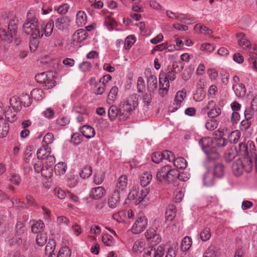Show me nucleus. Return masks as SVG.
I'll list each match as a JSON object with an SVG mask.
<instances>
[{
  "instance_id": "nucleus-4",
  "label": "nucleus",
  "mask_w": 257,
  "mask_h": 257,
  "mask_svg": "<svg viewBox=\"0 0 257 257\" xmlns=\"http://www.w3.org/2000/svg\"><path fill=\"white\" fill-rule=\"evenodd\" d=\"M253 168L252 161L250 157H243L235 160L232 164V170L236 176H241L243 172L249 173Z\"/></svg>"
},
{
  "instance_id": "nucleus-52",
  "label": "nucleus",
  "mask_w": 257,
  "mask_h": 257,
  "mask_svg": "<svg viewBox=\"0 0 257 257\" xmlns=\"http://www.w3.org/2000/svg\"><path fill=\"white\" fill-rule=\"evenodd\" d=\"M69 223V219L64 216H60L57 218L56 223L61 227L68 226Z\"/></svg>"
},
{
  "instance_id": "nucleus-63",
  "label": "nucleus",
  "mask_w": 257,
  "mask_h": 257,
  "mask_svg": "<svg viewBox=\"0 0 257 257\" xmlns=\"http://www.w3.org/2000/svg\"><path fill=\"white\" fill-rule=\"evenodd\" d=\"M177 244H173L170 246L167 252L165 257H175L176 255V252L177 250Z\"/></svg>"
},
{
  "instance_id": "nucleus-27",
  "label": "nucleus",
  "mask_w": 257,
  "mask_h": 257,
  "mask_svg": "<svg viewBox=\"0 0 257 257\" xmlns=\"http://www.w3.org/2000/svg\"><path fill=\"white\" fill-rule=\"evenodd\" d=\"M194 30L196 33L204 35H210L212 33V31L211 29L201 24H196Z\"/></svg>"
},
{
  "instance_id": "nucleus-19",
  "label": "nucleus",
  "mask_w": 257,
  "mask_h": 257,
  "mask_svg": "<svg viewBox=\"0 0 257 257\" xmlns=\"http://www.w3.org/2000/svg\"><path fill=\"white\" fill-rule=\"evenodd\" d=\"M79 130L82 135L87 139L92 138L95 135L94 129L88 125H84L80 127Z\"/></svg>"
},
{
  "instance_id": "nucleus-29",
  "label": "nucleus",
  "mask_w": 257,
  "mask_h": 257,
  "mask_svg": "<svg viewBox=\"0 0 257 257\" xmlns=\"http://www.w3.org/2000/svg\"><path fill=\"white\" fill-rule=\"evenodd\" d=\"M214 175L210 172H207L203 176V183L207 187H210L214 184Z\"/></svg>"
},
{
  "instance_id": "nucleus-62",
  "label": "nucleus",
  "mask_w": 257,
  "mask_h": 257,
  "mask_svg": "<svg viewBox=\"0 0 257 257\" xmlns=\"http://www.w3.org/2000/svg\"><path fill=\"white\" fill-rule=\"evenodd\" d=\"M152 160L155 163H160L163 160L161 152H156L154 153L152 156Z\"/></svg>"
},
{
  "instance_id": "nucleus-28",
  "label": "nucleus",
  "mask_w": 257,
  "mask_h": 257,
  "mask_svg": "<svg viewBox=\"0 0 257 257\" xmlns=\"http://www.w3.org/2000/svg\"><path fill=\"white\" fill-rule=\"evenodd\" d=\"M87 22V16L84 12L79 11L76 15V23L78 26L82 27L84 26Z\"/></svg>"
},
{
  "instance_id": "nucleus-56",
  "label": "nucleus",
  "mask_w": 257,
  "mask_h": 257,
  "mask_svg": "<svg viewBox=\"0 0 257 257\" xmlns=\"http://www.w3.org/2000/svg\"><path fill=\"white\" fill-rule=\"evenodd\" d=\"M9 181L13 184L18 185L21 181V178L20 175L16 173H12L10 174Z\"/></svg>"
},
{
  "instance_id": "nucleus-59",
  "label": "nucleus",
  "mask_w": 257,
  "mask_h": 257,
  "mask_svg": "<svg viewBox=\"0 0 257 257\" xmlns=\"http://www.w3.org/2000/svg\"><path fill=\"white\" fill-rule=\"evenodd\" d=\"M102 240L104 244L107 246H111L114 244L113 237L109 234H105L102 236Z\"/></svg>"
},
{
  "instance_id": "nucleus-30",
  "label": "nucleus",
  "mask_w": 257,
  "mask_h": 257,
  "mask_svg": "<svg viewBox=\"0 0 257 257\" xmlns=\"http://www.w3.org/2000/svg\"><path fill=\"white\" fill-rule=\"evenodd\" d=\"M152 180V175L150 172H145L143 173L140 178V183L142 187L148 185Z\"/></svg>"
},
{
  "instance_id": "nucleus-49",
  "label": "nucleus",
  "mask_w": 257,
  "mask_h": 257,
  "mask_svg": "<svg viewBox=\"0 0 257 257\" xmlns=\"http://www.w3.org/2000/svg\"><path fill=\"white\" fill-rule=\"evenodd\" d=\"M21 103H22L25 107H29L32 103V100L27 94H23L20 98Z\"/></svg>"
},
{
  "instance_id": "nucleus-26",
  "label": "nucleus",
  "mask_w": 257,
  "mask_h": 257,
  "mask_svg": "<svg viewBox=\"0 0 257 257\" xmlns=\"http://www.w3.org/2000/svg\"><path fill=\"white\" fill-rule=\"evenodd\" d=\"M232 89L236 96L241 97L245 96L246 93V88L243 84H237L233 85Z\"/></svg>"
},
{
  "instance_id": "nucleus-24",
  "label": "nucleus",
  "mask_w": 257,
  "mask_h": 257,
  "mask_svg": "<svg viewBox=\"0 0 257 257\" xmlns=\"http://www.w3.org/2000/svg\"><path fill=\"white\" fill-rule=\"evenodd\" d=\"M237 37L240 38L238 40L239 46L243 49L248 48L251 46L250 41L247 39L245 35L242 33H238Z\"/></svg>"
},
{
  "instance_id": "nucleus-45",
  "label": "nucleus",
  "mask_w": 257,
  "mask_h": 257,
  "mask_svg": "<svg viewBox=\"0 0 257 257\" xmlns=\"http://www.w3.org/2000/svg\"><path fill=\"white\" fill-rule=\"evenodd\" d=\"M200 238L203 241L209 240L211 237V230L208 227L204 228L200 232Z\"/></svg>"
},
{
  "instance_id": "nucleus-34",
  "label": "nucleus",
  "mask_w": 257,
  "mask_h": 257,
  "mask_svg": "<svg viewBox=\"0 0 257 257\" xmlns=\"http://www.w3.org/2000/svg\"><path fill=\"white\" fill-rule=\"evenodd\" d=\"M173 161L174 166L178 169H184L187 167V162L186 160L182 157H179L176 159L174 158Z\"/></svg>"
},
{
  "instance_id": "nucleus-11",
  "label": "nucleus",
  "mask_w": 257,
  "mask_h": 257,
  "mask_svg": "<svg viewBox=\"0 0 257 257\" xmlns=\"http://www.w3.org/2000/svg\"><path fill=\"white\" fill-rule=\"evenodd\" d=\"M166 14L170 19L176 20L182 23H187L192 21L191 18L187 14L175 12L171 10H167Z\"/></svg>"
},
{
  "instance_id": "nucleus-12",
  "label": "nucleus",
  "mask_w": 257,
  "mask_h": 257,
  "mask_svg": "<svg viewBox=\"0 0 257 257\" xmlns=\"http://www.w3.org/2000/svg\"><path fill=\"white\" fill-rule=\"evenodd\" d=\"M165 252V249L162 246L157 247L150 246L144 249L143 257H163Z\"/></svg>"
},
{
  "instance_id": "nucleus-3",
  "label": "nucleus",
  "mask_w": 257,
  "mask_h": 257,
  "mask_svg": "<svg viewBox=\"0 0 257 257\" xmlns=\"http://www.w3.org/2000/svg\"><path fill=\"white\" fill-rule=\"evenodd\" d=\"M178 170L172 169L170 165L161 167L157 172V180L165 184H170L175 181L178 176Z\"/></svg>"
},
{
  "instance_id": "nucleus-54",
  "label": "nucleus",
  "mask_w": 257,
  "mask_h": 257,
  "mask_svg": "<svg viewBox=\"0 0 257 257\" xmlns=\"http://www.w3.org/2000/svg\"><path fill=\"white\" fill-rule=\"evenodd\" d=\"M54 136L51 133H47L43 138L42 145L49 146L54 141Z\"/></svg>"
},
{
  "instance_id": "nucleus-38",
  "label": "nucleus",
  "mask_w": 257,
  "mask_h": 257,
  "mask_svg": "<svg viewBox=\"0 0 257 257\" xmlns=\"http://www.w3.org/2000/svg\"><path fill=\"white\" fill-rule=\"evenodd\" d=\"M47 237L46 234L44 232L38 233L36 237V242L39 246H43L46 243Z\"/></svg>"
},
{
  "instance_id": "nucleus-14",
  "label": "nucleus",
  "mask_w": 257,
  "mask_h": 257,
  "mask_svg": "<svg viewBox=\"0 0 257 257\" xmlns=\"http://www.w3.org/2000/svg\"><path fill=\"white\" fill-rule=\"evenodd\" d=\"M24 24L32 26L34 29H37L39 25V21L34 10L31 9L28 11L26 19Z\"/></svg>"
},
{
  "instance_id": "nucleus-37",
  "label": "nucleus",
  "mask_w": 257,
  "mask_h": 257,
  "mask_svg": "<svg viewBox=\"0 0 257 257\" xmlns=\"http://www.w3.org/2000/svg\"><path fill=\"white\" fill-rule=\"evenodd\" d=\"M66 165L64 163L60 162L57 164L54 168L55 174L58 176H61L65 174L66 171Z\"/></svg>"
},
{
  "instance_id": "nucleus-40",
  "label": "nucleus",
  "mask_w": 257,
  "mask_h": 257,
  "mask_svg": "<svg viewBox=\"0 0 257 257\" xmlns=\"http://www.w3.org/2000/svg\"><path fill=\"white\" fill-rule=\"evenodd\" d=\"M145 243L141 240H138L135 242L133 246V251L136 253H140L144 249Z\"/></svg>"
},
{
  "instance_id": "nucleus-10",
  "label": "nucleus",
  "mask_w": 257,
  "mask_h": 257,
  "mask_svg": "<svg viewBox=\"0 0 257 257\" xmlns=\"http://www.w3.org/2000/svg\"><path fill=\"white\" fill-rule=\"evenodd\" d=\"M206 110H209L207 112V115L209 118H213L220 115L221 113V110L219 107H217L216 103L213 100H210L208 102L202 111L204 112Z\"/></svg>"
},
{
  "instance_id": "nucleus-6",
  "label": "nucleus",
  "mask_w": 257,
  "mask_h": 257,
  "mask_svg": "<svg viewBox=\"0 0 257 257\" xmlns=\"http://www.w3.org/2000/svg\"><path fill=\"white\" fill-rule=\"evenodd\" d=\"M149 193V190L148 188H134L132 189L128 195V198L130 200L135 201V203L137 205L140 203L148 200L147 197Z\"/></svg>"
},
{
  "instance_id": "nucleus-53",
  "label": "nucleus",
  "mask_w": 257,
  "mask_h": 257,
  "mask_svg": "<svg viewBox=\"0 0 257 257\" xmlns=\"http://www.w3.org/2000/svg\"><path fill=\"white\" fill-rule=\"evenodd\" d=\"M104 25L108 30L111 31L113 29L114 27L116 25V22L115 20L110 17H106L104 21Z\"/></svg>"
},
{
  "instance_id": "nucleus-33",
  "label": "nucleus",
  "mask_w": 257,
  "mask_h": 257,
  "mask_svg": "<svg viewBox=\"0 0 257 257\" xmlns=\"http://www.w3.org/2000/svg\"><path fill=\"white\" fill-rule=\"evenodd\" d=\"M45 225L42 220H38L37 221H34L33 223L31 225V231L34 233H41V231L44 228Z\"/></svg>"
},
{
  "instance_id": "nucleus-47",
  "label": "nucleus",
  "mask_w": 257,
  "mask_h": 257,
  "mask_svg": "<svg viewBox=\"0 0 257 257\" xmlns=\"http://www.w3.org/2000/svg\"><path fill=\"white\" fill-rule=\"evenodd\" d=\"M218 125V122L217 120L210 119L205 123V128L208 131H213L216 129Z\"/></svg>"
},
{
  "instance_id": "nucleus-64",
  "label": "nucleus",
  "mask_w": 257,
  "mask_h": 257,
  "mask_svg": "<svg viewBox=\"0 0 257 257\" xmlns=\"http://www.w3.org/2000/svg\"><path fill=\"white\" fill-rule=\"evenodd\" d=\"M239 138L240 136L238 135V133L236 132H232L228 136L229 142L233 144H236L238 142Z\"/></svg>"
},
{
  "instance_id": "nucleus-1",
  "label": "nucleus",
  "mask_w": 257,
  "mask_h": 257,
  "mask_svg": "<svg viewBox=\"0 0 257 257\" xmlns=\"http://www.w3.org/2000/svg\"><path fill=\"white\" fill-rule=\"evenodd\" d=\"M214 140L210 137H204L199 141V145L209 160H215L219 158L216 147H224L228 144V140L223 138V130L218 129L214 132Z\"/></svg>"
},
{
  "instance_id": "nucleus-23",
  "label": "nucleus",
  "mask_w": 257,
  "mask_h": 257,
  "mask_svg": "<svg viewBox=\"0 0 257 257\" xmlns=\"http://www.w3.org/2000/svg\"><path fill=\"white\" fill-rule=\"evenodd\" d=\"M51 149L49 146L43 145L40 148L37 152V159H44L48 154H50Z\"/></svg>"
},
{
  "instance_id": "nucleus-9",
  "label": "nucleus",
  "mask_w": 257,
  "mask_h": 257,
  "mask_svg": "<svg viewBox=\"0 0 257 257\" xmlns=\"http://www.w3.org/2000/svg\"><path fill=\"white\" fill-rule=\"evenodd\" d=\"M148 219L143 214H140L132 227V231L135 234H139L147 227Z\"/></svg>"
},
{
  "instance_id": "nucleus-20",
  "label": "nucleus",
  "mask_w": 257,
  "mask_h": 257,
  "mask_svg": "<svg viewBox=\"0 0 257 257\" xmlns=\"http://www.w3.org/2000/svg\"><path fill=\"white\" fill-rule=\"evenodd\" d=\"M120 195V194L113 191L111 196L108 199V205L110 208L114 209L119 205Z\"/></svg>"
},
{
  "instance_id": "nucleus-51",
  "label": "nucleus",
  "mask_w": 257,
  "mask_h": 257,
  "mask_svg": "<svg viewBox=\"0 0 257 257\" xmlns=\"http://www.w3.org/2000/svg\"><path fill=\"white\" fill-rule=\"evenodd\" d=\"M126 216L125 210H121L114 213L112 217L113 218L118 222H121L124 220V218Z\"/></svg>"
},
{
  "instance_id": "nucleus-46",
  "label": "nucleus",
  "mask_w": 257,
  "mask_h": 257,
  "mask_svg": "<svg viewBox=\"0 0 257 257\" xmlns=\"http://www.w3.org/2000/svg\"><path fill=\"white\" fill-rule=\"evenodd\" d=\"M118 91V89L116 86L112 87L108 94L107 100L113 102L116 99Z\"/></svg>"
},
{
  "instance_id": "nucleus-7",
  "label": "nucleus",
  "mask_w": 257,
  "mask_h": 257,
  "mask_svg": "<svg viewBox=\"0 0 257 257\" xmlns=\"http://www.w3.org/2000/svg\"><path fill=\"white\" fill-rule=\"evenodd\" d=\"M55 245L49 242L46 245L45 250L47 252H49L48 257H71V249L67 246H62L61 247L58 252H55Z\"/></svg>"
},
{
  "instance_id": "nucleus-42",
  "label": "nucleus",
  "mask_w": 257,
  "mask_h": 257,
  "mask_svg": "<svg viewBox=\"0 0 257 257\" xmlns=\"http://www.w3.org/2000/svg\"><path fill=\"white\" fill-rule=\"evenodd\" d=\"M104 178V173L101 171H98L94 175L93 182L96 185L101 184L103 182Z\"/></svg>"
},
{
  "instance_id": "nucleus-39",
  "label": "nucleus",
  "mask_w": 257,
  "mask_h": 257,
  "mask_svg": "<svg viewBox=\"0 0 257 257\" xmlns=\"http://www.w3.org/2000/svg\"><path fill=\"white\" fill-rule=\"evenodd\" d=\"M192 245V240L190 237L185 236L181 243V249L183 251L188 250Z\"/></svg>"
},
{
  "instance_id": "nucleus-31",
  "label": "nucleus",
  "mask_w": 257,
  "mask_h": 257,
  "mask_svg": "<svg viewBox=\"0 0 257 257\" xmlns=\"http://www.w3.org/2000/svg\"><path fill=\"white\" fill-rule=\"evenodd\" d=\"M225 168L221 163H218L214 166L213 175L215 177L221 178L224 175Z\"/></svg>"
},
{
  "instance_id": "nucleus-17",
  "label": "nucleus",
  "mask_w": 257,
  "mask_h": 257,
  "mask_svg": "<svg viewBox=\"0 0 257 257\" xmlns=\"http://www.w3.org/2000/svg\"><path fill=\"white\" fill-rule=\"evenodd\" d=\"M186 97V92L183 90H180L177 92L175 95L174 103L175 106L173 108V111L177 110L181 105L184 98Z\"/></svg>"
},
{
  "instance_id": "nucleus-55",
  "label": "nucleus",
  "mask_w": 257,
  "mask_h": 257,
  "mask_svg": "<svg viewBox=\"0 0 257 257\" xmlns=\"http://www.w3.org/2000/svg\"><path fill=\"white\" fill-rule=\"evenodd\" d=\"M43 91L41 89L35 88L31 92V95L34 99L39 100L42 99Z\"/></svg>"
},
{
  "instance_id": "nucleus-43",
  "label": "nucleus",
  "mask_w": 257,
  "mask_h": 257,
  "mask_svg": "<svg viewBox=\"0 0 257 257\" xmlns=\"http://www.w3.org/2000/svg\"><path fill=\"white\" fill-rule=\"evenodd\" d=\"M92 168L89 166H86L80 172V176L82 179L89 178L92 174Z\"/></svg>"
},
{
  "instance_id": "nucleus-8",
  "label": "nucleus",
  "mask_w": 257,
  "mask_h": 257,
  "mask_svg": "<svg viewBox=\"0 0 257 257\" xmlns=\"http://www.w3.org/2000/svg\"><path fill=\"white\" fill-rule=\"evenodd\" d=\"M54 24L53 20H50L46 24H42L40 26L39 25L37 30H35V32L34 33V36L39 38H42L44 36L49 37L53 32Z\"/></svg>"
},
{
  "instance_id": "nucleus-22",
  "label": "nucleus",
  "mask_w": 257,
  "mask_h": 257,
  "mask_svg": "<svg viewBox=\"0 0 257 257\" xmlns=\"http://www.w3.org/2000/svg\"><path fill=\"white\" fill-rule=\"evenodd\" d=\"M18 113L16 111H12L10 106L7 107L5 109L4 115L6 119L10 122H14L17 119L16 114Z\"/></svg>"
},
{
  "instance_id": "nucleus-2",
  "label": "nucleus",
  "mask_w": 257,
  "mask_h": 257,
  "mask_svg": "<svg viewBox=\"0 0 257 257\" xmlns=\"http://www.w3.org/2000/svg\"><path fill=\"white\" fill-rule=\"evenodd\" d=\"M138 105L137 100L133 97H130L126 100L122 101L117 107L112 105L108 110V116L111 121L117 119L120 121L127 119Z\"/></svg>"
},
{
  "instance_id": "nucleus-57",
  "label": "nucleus",
  "mask_w": 257,
  "mask_h": 257,
  "mask_svg": "<svg viewBox=\"0 0 257 257\" xmlns=\"http://www.w3.org/2000/svg\"><path fill=\"white\" fill-rule=\"evenodd\" d=\"M15 229L16 233L18 235H21L24 233L26 230V228L23 222L21 221H18L16 224Z\"/></svg>"
},
{
  "instance_id": "nucleus-25",
  "label": "nucleus",
  "mask_w": 257,
  "mask_h": 257,
  "mask_svg": "<svg viewBox=\"0 0 257 257\" xmlns=\"http://www.w3.org/2000/svg\"><path fill=\"white\" fill-rule=\"evenodd\" d=\"M56 81L54 80L53 74L51 72L48 73V77L45 79V82L43 84V86L45 89L52 88L55 86Z\"/></svg>"
},
{
  "instance_id": "nucleus-35",
  "label": "nucleus",
  "mask_w": 257,
  "mask_h": 257,
  "mask_svg": "<svg viewBox=\"0 0 257 257\" xmlns=\"http://www.w3.org/2000/svg\"><path fill=\"white\" fill-rule=\"evenodd\" d=\"M9 131V125L6 120L4 119L0 120V138L6 137Z\"/></svg>"
},
{
  "instance_id": "nucleus-16",
  "label": "nucleus",
  "mask_w": 257,
  "mask_h": 257,
  "mask_svg": "<svg viewBox=\"0 0 257 257\" xmlns=\"http://www.w3.org/2000/svg\"><path fill=\"white\" fill-rule=\"evenodd\" d=\"M127 177L126 175H121L117 180L115 188L114 190L119 194H122L126 188Z\"/></svg>"
},
{
  "instance_id": "nucleus-60",
  "label": "nucleus",
  "mask_w": 257,
  "mask_h": 257,
  "mask_svg": "<svg viewBox=\"0 0 257 257\" xmlns=\"http://www.w3.org/2000/svg\"><path fill=\"white\" fill-rule=\"evenodd\" d=\"M137 89L139 92H143L146 89L145 81L142 77H139L138 79Z\"/></svg>"
},
{
  "instance_id": "nucleus-13",
  "label": "nucleus",
  "mask_w": 257,
  "mask_h": 257,
  "mask_svg": "<svg viewBox=\"0 0 257 257\" xmlns=\"http://www.w3.org/2000/svg\"><path fill=\"white\" fill-rule=\"evenodd\" d=\"M255 145L251 141H248L247 143H241L238 145V150L240 155L244 157H250L249 154H252L254 151Z\"/></svg>"
},
{
  "instance_id": "nucleus-15",
  "label": "nucleus",
  "mask_w": 257,
  "mask_h": 257,
  "mask_svg": "<svg viewBox=\"0 0 257 257\" xmlns=\"http://www.w3.org/2000/svg\"><path fill=\"white\" fill-rule=\"evenodd\" d=\"M147 84L148 91L154 92L158 87V80L155 75L149 73L147 75Z\"/></svg>"
},
{
  "instance_id": "nucleus-44",
  "label": "nucleus",
  "mask_w": 257,
  "mask_h": 257,
  "mask_svg": "<svg viewBox=\"0 0 257 257\" xmlns=\"http://www.w3.org/2000/svg\"><path fill=\"white\" fill-rule=\"evenodd\" d=\"M136 42V38L133 35L127 36L124 42L123 48L125 50H128Z\"/></svg>"
},
{
  "instance_id": "nucleus-58",
  "label": "nucleus",
  "mask_w": 257,
  "mask_h": 257,
  "mask_svg": "<svg viewBox=\"0 0 257 257\" xmlns=\"http://www.w3.org/2000/svg\"><path fill=\"white\" fill-rule=\"evenodd\" d=\"M35 30L37 29H33V27L27 24H24L23 26V32L27 35H30V36H34L33 34Z\"/></svg>"
},
{
  "instance_id": "nucleus-41",
  "label": "nucleus",
  "mask_w": 257,
  "mask_h": 257,
  "mask_svg": "<svg viewBox=\"0 0 257 257\" xmlns=\"http://www.w3.org/2000/svg\"><path fill=\"white\" fill-rule=\"evenodd\" d=\"M67 19L66 17H62L56 19L55 26L59 30H63L67 26Z\"/></svg>"
},
{
  "instance_id": "nucleus-61",
  "label": "nucleus",
  "mask_w": 257,
  "mask_h": 257,
  "mask_svg": "<svg viewBox=\"0 0 257 257\" xmlns=\"http://www.w3.org/2000/svg\"><path fill=\"white\" fill-rule=\"evenodd\" d=\"M161 153L163 159L168 160L169 162L173 161V159L175 158L174 154L171 151L165 150L161 152Z\"/></svg>"
},
{
  "instance_id": "nucleus-36",
  "label": "nucleus",
  "mask_w": 257,
  "mask_h": 257,
  "mask_svg": "<svg viewBox=\"0 0 257 257\" xmlns=\"http://www.w3.org/2000/svg\"><path fill=\"white\" fill-rule=\"evenodd\" d=\"M176 210L173 205H169L166 211V219L169 221H172L176 216Z\"/></svg>"
},
{
  "instance_id": "nucleus-48",
  "label": "nucleus",
  "mask_w": 257,
  "mask_h": 257,
  "mask_svg": "<svg viewBox=\"0 0 257 257\" xmlns=\"http://www.w3.org/2000/svg\"><path fill=\"white\" fill-rule=\"evenodd\" d=\"M30 50L32 52H34L37 49L39 45V41L38 38L39 37H35L34 36H30Z\"/></svg>"
},
{
  "instance_id": "nucleus-18",
  "label": "nucleus",
  "mask_w": 257,
  "mask_h": 257,
  "mask_svg": "<svg viewBox=\"0 0 257 257\" xmlns=\"http://www.w3.org/2000/svg\"><path fill=\"white\" fill-rule=\"evenodd\" d=\"M105 190L102 187L92 188L89 193L90 197L94 199L102 198L105 194Z\"/></svg>"
},
{
  "instance_id": "nucleus-5",
  "label": "nucleus",
  "mask_w": 257,
  "mask_h": 257,
  "mask_svg": "<svg viewBox=\"0 0 257 257\" xmlns=\"http://www.w3.org/2000/svg\"><path fill=\"white\" fill-rule=\"evenodd\" d=\"M175 79L176 74L172 69L168 70L166 72L160 73L159 94L161 97H163L168 94L170 87L169 81H172Z\"/></svg>"
},
{
  "instance_id": "nucleus-50",
  "label": "nucleus",
  "mask_w": 257,
  "mask_h": 257,
  "mask_svg": "<svg viewBox=\"0 0 257 257\" xmlns=\"http://www.w3.org/2000/svg\"><path fill=\"white\" fill-rule=\"evenodd\" d=\"M105 89V84H103L99 81L95 84L93 91L97 95L102 94Z\"/></svg>"
},
{
  "instance_id": "nucleus-21",
  "label": "nucleus",
  "mask_w": 257,
  "mask_h": 257,
  "mask_svg": "<svg viewBox=\"0 0 257 257\" xmlns=\"http://www.w3.org/2000/svg\"><path fill=\"white\" fill-rule=\"evenodd\" d=\"M88 36L87 32L84 29H79L73 35V40L77 43H81L85 40Z\"/></svg>"
},
{
  "instance_id": "nucleus-32",
  "label": "nucleus",
  "mask_w": 257,
  "mask_h": 257,
  "mask_svg": "<svg viewBox=\"0 0 257 257\" xmlns=\"http://www.w3.org/2000/svg\"><path fill=\"white\" fill-rule=\"evenodd\" d=\"M10 107L12 108L13 110L19 112L22 108L20 98L16 96L12 97L10 100Z\"/></svg>"
}]
</instances>
